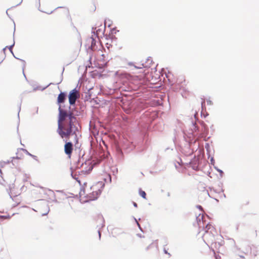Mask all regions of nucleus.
Segmentation results:
<instances>
[{
    "label": "nucleus",
    "instance_id": "obj_1",
    "mask_svg": "<svg viewBox=\"0 0 259 259\" xmlns=\"http://www.w3.org/2000/svg\"><path fill=\"white\" fill-rule=\"evenodd\" d=\"M59 112L58 133L62 138L69 139L71 135L75 134L73 130L74 127L73 122L76 118L72 112L62 109L60 106Z\"/></svg>",
    "mask_w": 259,
    "mask_h": 259
},
{
    "label": "nucleus",
    "instance_id": "obj_2",
    "mask_svg": "<svg viewBox=\"0 0 259 259\" xmlns=\"http://www.w3.org/2000/svg\"><path fill=\"white\" fill-rule=\"evenodd\" d=\"M92 169L93 165L90 164L88 170H81V174L77 177H73L78 182L80 186H82L84 193L86 194L87 197L90 201L95 200L99 197L105 186L104 182L99 181L94 184L89 189H85L87 182L86 177H83V175L89 174Z\"/></svg>",
    "mask_w": 259,
    "mask_h": 259
},
{
    "label": "nucleus",
    "instance_id": "obj_3",
    "mask_svg": "<svg viewBox=\"0 0 259 259\" xmlns=\"http://www.w3.org/2000/svg\"><path fill=\"white\" fill-rule=\"evenodd\" d=\"M80 97V94L76 89L71 90L69 94V103L71 105H74L77 99Z\"/></svg>",
    "mask_w": 259,
    "mask_h": 259
},
{
    "label": "nucleus",
    "instance_id": "obj_4",
    "mask_svg": "<svg viewBox=\"0 0 259 259\" xmlns=\"http://www.w3.org/2000/svg\"><path fill=\"white\" fill-rule=\"evenodd\" d=\"M73 151V145L71 142H65L64 145V152L69 159L71 158Z\"/></svg>",
    "mask_w": 259,
    "mask_h": 259
},
{
    "label": "nucleus",
    "instance_id": "obj_5",
    "mask_svg": "<svg viewBox=\"0 0 259 259\" xmlns=\"http://www.w3.org/2000/svg\"><path fill=\"white\" fill-rule=\"evenodd\" d=\"M58 15L62 16H66L67 17H70L69 11L68 9L66 8H60L57 11Z\"/></svg>",
    "mask_w": 259,
    "mask_h": 259
},
{
    "label": "nucleus",
    "instance_id": "obj_6",
    "mask_svg": "<svg viewBox=\"0 0 259 259\" xmlns=\"http://www.w3.org/2000/svg\"><path fill=\"white\" fill-rule=\"evenodd\" d=\"M10 195L11 197H15L20 194V191L18 188H16L15 186L10 188Z\"/></svg>",
    "mask_w": 259,
    "mask_h": 259
},
{
    "label": "nucleus",
    "instance_id": "obj_7",
    "mask_svg": "<svg viewBox=\"0 0 259 259\" xmlns=\"http://www.w3.org/2000/svg\"><path fill=\"white\" fill-rule=\"evenodd\" d=\"M66 99V95L64 93H61L58 97L57 103L58 104H60L64 102Z\"/></svg>",
    "mask_w": 259,
    "mask_h": 259
},
{
    "label": "nucleus",
    "instance_id": "obj_8",
    "mask_svg": "<svg viewBox=\"0 0 259 259\" xmlns=\"http://www.w3.org/2000/svg\"><path fill=\"white\" fill-rule=\"evenodd\" d=\"M214 230L213 227L210 224H207L205 228V231L206 232H208L209 230L211 233L212 231Z\"/></svg>",
    "mask_w": 259,
    "mask_h": 259
},
{
    "label": "nucleus",
    "instance_id": "obj_9",
    "mask_svg": "<svg viewBox=\"0 0 259 259\" xmlns=\"http://www.w3.org/2000/svg\"><path fill=\"white\" fill-rule=\"evenodd\" d=\"M139 194L144 199H146V193L145 191L142 190L141 189L139 190Z\"/></svg>",
    "mask_w": 259,
    "mask_h": 259
},
{
    "label": "nucleus",
    "instance_id": "obj_10",
    "mask_svg": "<svg viewBox=\"0 0 259 259\" xmlns=\"http://www.w3.org/2000/svg\"><path fill=\"white\" fill-rule=\"evenodd\" d=\"M147 239L144 237L143 238H141V239L139 240V242L141 245H144V243L147 242Z\"/></svg>",
    "mask_w": 259,
    "mask_h": 259
},
{
    "label": "nucleus",
    "instance_id": "obj_11",
    "mask_svg": "<svg viewBox=\"0 0 259 259\" xmlns=\"http://www.w3.org/2000/svg\"><path fill=\"white\" fill-rule=\"evenodd\" d=\"M167 250H168V248L166 247V245H165L164 247V249H163V250H164V252L166 254H169V253H168L167 252Z\"/></svg>",
    "mask_w": 259,
    "mask_h": 259
},
{
    "label": "nucleus",
    "instance_id": "obj_12",
    "mask_svg": "<svg viewBox=\"0 0 259 259\" xmlns=\"http://www.w3.org/2000/svg\"><path fill=\"white\" fill-rule=\"evenodd\" d=\"M95 44V40L94 39H92V45H91V48L92 50L94 49V46L93 45Z\"/></svg>",
    "mask_w": 259,
    "mask_h": 259
},
{
    "label": "nucleus",
    "instance_id": "obj_13",
    "mask_svg": "<svg viewBox=\"0 0 259 259\" xmlns=\"http://www.w3.org/2000/svg\"><path fill=\"white\" fill-rule=\"evenodd\" d=\"M254 237H256L257 236V233H256V231H255V232H254L253 234L252 235Z\"/></svg>",
    "mask_w": 259,
    "mask_h": 259
},
{
    "label": "nucleus",
    "instance_id": "obj_14",
    "mask_svg": "<svg viewBox=\"0 0 259 259\" xmlns=\"http://www.w3.org/2000/svg\"><path fill=\"white\" fill-rule=\"evenodd\" d=\"M151 245H149L148 246H147L146 248V249L147 250H148L149 248H150V247Z\"/></svg>",
    "mask_w": 259,
    "mask_h": 259
},
{
    "label": "nucleus",
    "instance_id": "obj_15",
    "mask_svg": "<svg viewBox=\"0 0 259 259\" xmlns=\"http://www.w3.org/2000/svg\"><path fill=\"white\" fill-rule=\"evenodd\" d=\"M134 205L135 206V207H137V204L136 203L134 202Z\"/></svg>",
    "mask_w": 259,
    "mask_h": 259
},
{
    "label": "nucleus",
    "instance_id": "obj_16",
    "mask_svg": "<svg viewBox=\"0 0 259 259\" xmlns=\"http://www.w3.org/2000/svg\"><path fill=\"white\" fill-rule=\"evenodd\" d=\"M12 46H11V47H10L9 48V50H10L11 51H12Z\"/></svg>",
    "mask_w": 259,
    "mask_h": 259
}]
</instances>
